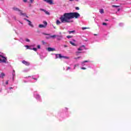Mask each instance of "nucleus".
<instances>
[{
    "label": "nucleus",
    "mask_w": 131,
    "mask_h": 131,
    "mask_svg": "<svg viewBox=\"0 0 131 131\" xmlns=\"http://www.w3.org/2000/svg\"><path fill=\"white\" fill-rule=\"evenodd\" d=\"M79 17L80 14L77 12L65 13L60 17L59 19L62 23H72L73 20L71 19H78Z\"/></svg>",
    "instance_id": "obj_1"
},
{
    "label": "nucleus",
    "mask_w": 131,
    "mask_h": 131,
    "mask_svg": "<svg viewBox=\"0 0 131 131\" xmlns=\"http://www.w3.org/2000/svg\"><path fill=\"white\" fill-rule=\"evenodd\" d=\"M0 63H7V57L0 54Z\"/></svg>",
    "instance_id": "obj_2"
},
{
    "label": "nucleus",
    "mask_w": 131,
    "mask_h": 131,
    "mask_svg": "<svg viewBox=\"0 0 131 131\" xmlns=\"http://www.w3.org/2000/svg\"><path fill=\"white\" fill-rule=\"evenodd\" d=\"M13 10H14V11H17L18 12H19L21 16H26V14L23 13L22 11L17 7H13Z\"/></svg>",
    "instance_id": "obj_3"
},
{
    "label": "nucleus",
    "mask_w": 131,
    "mask_h": 131,
    "mask_svg": "<svg viewBox=\"0 0 131 131\" xmlns=\"http://www.w3.org/2000/svg\"><path fill=\"white\" fill-rule=\"evenodd\" d=\"M43 24L44 25L40 24L38 26L39 28H46L47 27V26L48 25V23L46 21H43Z\"/></svg>",
    "instance_id": "obj_4"
},
{
    "label": "nucleus",
    "mask_w": 131,
    "mask_h": 131,
    "mask_svg": "<svg viewBox=\"0 0 131 131\" xmlns=\"http://www.w3.org/2000/svg\"><path fill=\"white\" fill-rule=\"evenodd\" d=\"M56 59L58 58V56L59 59H62V58H63V59H64L65 58V56H62L61 54H56Z\"/></svg>",
    "instance_id": "obj_5"
},
{
    "label": "nucleus",
    "mask_w": 131,
    "mask_h": 131,
    "mask_svg": "<svg viewBox=\"0 0 131 131\" xmlns=\"http://www.w3.org/2000/svg\"><path fill=\"white\" fill-rule=\"evenodd\" d=\"M47 50L48 52H54V51H56V49L55 48H52L51 47H48L47 48Z\"/></svg>",
    "instance_id": "obj_6"
},
{
    "label": "nucleus",
    "mask_w": 131,
    "mask_h": 131,
    "mask_svg": "<svg viewBox=\"0 0 131 131\" xmlns=\"http://www.w3.org/2000/svg\"><path fill=\"white\" fill-rule=\"evenodd\" d=\"M22 63L24 64V65H26V66H29L30 65V63H29V62H27L25 60H23L22 61Z\"/></svg>",
    "instance_id": "obj_7"
},
{
    "label": "nucleus",
    "mask_w": 131,
    "mask_h": 131,
    "mask_svg": "<svg viewBox=\"0 0 131 131\" xmlns=\"http://www.w3.org/2000/svg\"><path fill=\"white\" fill-rule=\"evenodd\" d=\"M48 4H49V5H54V3L53 2V0H47Z\"/></svg>",
    "instance_id": "obj_8"
},
{
    "label": "nucleus",
    "mask_w": 131,
    "mask_h": 131,
    "mask_svg": "<svg viewBox=\"0 0 131 131\" xmlns=\"http://www.w3.org/2000/svg\"><path fill=\"white\" fill-rule=\"evenodd\" d=\"M58 37L57 38V40H61L63 37L62 36H57Z\"/></svg>",
    "instance_id": "obj_9"
},
{
    "label": "nucleus",
    "mask_w": 131,
    "mask_h": 131,
    "mask_svg": "<svg viewBox=\"0 0 131 131\" xmlns=\"http://www.w3.org/2000/svg\"><path fill=\"white\" fill-rule=\"evenodd\" d=\"M62 23V21H60L59 20H56V25H59V24H61Z\"/></svg>",
    "instance_id": "obj_10"
},
{
    "label": "nucleus",
    "mask_w": 131,
    "mask_h": 131,
    "mask_svg": "<svg viewBox=\"0 0 131 131\" xmlns=\"http://www.w3.org/2000/svg\"><path fill=\"white\" fill-rule=\"evenodd\" d=\"M28 25H29V26H31V27H33V25H32V24L31 23V21H29V24Z\"/></svg>",
    "instance_id": "obj_11"
},
{
    "label": "nucleus",
    "mask_w": 131,
    "mask_h": 131,
    "mask_svg": "<svg viewBox=\"0 0 131 131\" xmlns=\"http://www.w3.org/2000/svg\"><path fill=\"white\" fill-rule=\"evenodd\" d=\"M68 32L70 34H71V33H74V32H75V31H69Z\"/></svg>",
    "instance_id": "obj_12"
},
{
    "label": "nucleus",
    "mask_w": 131,
    "mask_h": 131,
    "mask_svg": "<svg viewBox=\"0 0 131 131\" xmlns=\"http://www.w3.org/2000/svg\"><path fill=\"white\" fill-rule=\"evenodd\" d=\"M5 76V73H2L0 75V77H4Z\"/></svg>",
    "instance_id": "obj_13"
},
{
    "label": "nucleus",
    "mask_w": 131,
    "mask_h": 131,
    "mask_svg": "<svg viewBox=\"0 0 131 131\" xmlns=\"http://www.w3.org/2000/svg\"><path fill=\"white\" fill-rule=\"evenodd\" d=\"M82 47L84 48V46H83L82 47H80L78 49V51H82Z\"/></svg>",
    "instance_id": "obj_14"
},
{
    "label": "nucleus",
    "mask_w": 131,
    "mask_h": 131,
    "mask_svg": "<svg viewBox=\"0 0 131 131\" xmlns=\"http://www.w3.org/2000/svg\"><path fill=\"white\" fill-rule=\"evenodd\" d=\"M99 12L101 14H104V9H101Z\"/></svg>",
    "instance_id": "obj_15"
},
{
    "label": "nucleus",
    "mask_w": 131,
    "mask_h": 131,
    "mask_svg": "<svg viewBox=\"0 0 131 131\" xmlns=\"http://www.w3.org/2000/svg\"><path fill=\"white\" fill-rule=\"evenodd\" d=\"M70 43H71V45H72V46H75V43L73 42L72 41H70Z\"/></svg>",
    "instance_id": "obj_16"
},
{
    "label": "nucleus",
    "mask_w": 131,
    "mask_h": 131,
    "mask_svg": "<svg viewBox=\"0 0 131 131\" xmlns=\"http://www.w3.org/2000/svg\"><path fill=\"white\" fill-rule=\"evenodd\" d=\"M51 38H54V37H57V35H54L50 36Z\"/></svg>",
    "instance_id": "obj_17"
},
{
    "label": "nucleus",
    "mask_w": 131,
    "mask_h": 131,
    "mask_svg": "<svg viewBox=\"0 0 131 131\" xmlns=\"http://www.w3.org/2000/svg\"><path fill=\"white\" fill-rule=\"evenodd\" d=\"M112 7L113 8H119L120 6L113 5Z\"/></svg>",
    "instance_id": "obj_18"
},
{
    "label": "nucleus",
    "mask_w": 131,
    "mask_h": 131,
    "mask_svg": "<svg viewBox=\"0 0 131 131\" xmlns=\"http://www.w3.org/2000/svg\"><path fill=\"white\" fill-rule=\"evenodd\" d=\"M44 12H45V14H46V15H50V13L47 11L46 10H45Z\"/></svg>",
    "instance_id": "obj_19"
},
{
    "label": "nucleus",
    "mask_w": 131,
    "mask_h": 131,
    "mask_svg": "<svg viewBox=\"0 0 131 131\" xmlns=\"http://www.w3.org/2000/svg\"><path fill=\"white\" fill-rule=\"evenodd\" d=\"M26 41H27V42H29V41H30V40L29 39H26Z\"/></svg>",
    "instance_id": "obj_20"
},
{
    "label": "nucleus",
    "mask_w": 131,
    "mask_h": 131,
    "mask_svg": "<svg viewBox=\"0 0 131 131\" xmlns=\"http://www.w3.org/2000/svg\"><path fill=\"white\" fill-rule=\"evenodd\" d=\"M33 50L35 52H36V51H37V49H36L35 48H33Z\"/></svg>",
    "instance_id": "obj_21"
},
{
    "label": "nucleus",
    "mask_w": 131,
    "mask_h": 131,
    "mask_svg": "<svg viewBox=\"0 0 131 131\" xmlns=\"http://www.w3.org/2000/svg\"><path fill=\"white\" fill-rule=\"evenodd\" d=\"M67 38H71V37H72V36L69 35V36H67Z\"/></svg>",
    "instance_id": "obj_22"
},
{
    "label": "nucleus",
    "mask_w": 131,
    "mask_h": 131,
    "mask_svg": "<svg viewBox=\"0 0 131 131\" xmlns=\"http://www.w3.org/2000/svg\"><path fill=\"white\" fill-rule=\"evenodd\" d=\"M88 62H89V61L85 60V61H83L82 63V64H83L84 63H88Z\"/></svg>",
    "instance_id": "obj_23"
},
{
    "label": "nucleus",
    "mask_w": 131,
    "mask_h": 131,
    "mask_svg": "<svg viewBox=\"0 0 131 131\" xmlns=\"http://www.w3.org/2000/svg\"><path fill=\"white\" fill-rule=\"evenodd\" d=\"M82 30H84L85 29H88V28L83 27V28H82Z\"/></svg>",
    "instance_id": "obj_24"
},
{
    "label": "nucleus",
    "mask_w": 131,
    "mask_h": 131,
    "mask_svg": "<svg viewBox=\"0 0 131 131\" xmlns=\"http://www.w3.org/2000/svg\"><path fill=\"white\" fill-rule=\"evenodd\" d=\"M26 21H27V22H29L30 20L29 19H27V18L24 19Z\"/></svg>",
    "instance_id": "obj_25"
},
{
    "label": "nucleus",
    "mask_w": 131,
    "mask_h": 131,
    "mask_svg": "<svg viewBox=\"0 0 131 131\" xmlns=\"http://www.w3.org/2000/svg\"><path fill=\"white\" fill-rule=\"evenodd\" d=\"M42 34H43L44 35H50V34H46L45 33H42Z\"/></svg>",
    "instance_id": "obj_26"
},
{
    "label": "nucleus",
    "mask_w": 131,
    "mask_h": 131,
    "mask_svg": "<svg viewBox=\"0 0 131 131\" xmlns=\"http://www.w3.org/2000/svg\"><path fill=\"white\" fill-rule=\"evenodd\" d=\"M31 4H32L33 2H34V0H30Z\"/></svg>",
    "instance_id": "obj_27"
},
{
    "label": "nucleus",
    "mask_w": 131,
    "mask_h": 131,
    "mask_svg": "<svg viewBox=\"0 0 131 131\" xmlns=\"http://www.w3.org/2000/svg\"><path fill=\"white\" fill-rule=\"evenodd\" d=\"M81 69H82L83 70H85V69H86V68L83 67V68H81Z\"/></svg>",
    "instance_id": "obj_28"
},
{
    "label": "nucleus",
    "mask_w": 131,
    "mask_h": 131,
    "mask_svg": "<svg viewBox=\"0 0 131 131\" xmlns=\"http://www.w3.org/2000/svg\"><path fill=\"white\" fill-rule=\"evenodd\" d=\"M40 10L42 11L43 12H45V11H46V10H45L43 9H40Z\"/></svg>",
    "instance_id": "obj_29"
},
{
    "label": "nucleus",
    "mask_w": 131,
    "mask_h": 131,
    "mask_svg": "<svg viewBox=\"0 0 131 131\" xmlns=\"http://www.w3.org/2000/svg\"><path fill=\"white\" fill-rule=\"evenodd\" d=\"M102 25H107V23H103Z\"/></svg>",
    "instance_id": "obj_30"
},
{
    "label": "nucleus",
    "mask_w": 131,
    "mask_h": 131,
    "mask_svg": "<svg viewBox=\"0 0 131 131\" xmlns=\"http://www.w3.org/2000/svg\"><path fill=\"white\" fill-rule=\"evenodd\" d=\"M64 59H69V57L64 56Z\"/></svg>",
    "instance_id": "obj_31"
},
{
    "label": "nucleus",
    "mask_w": 131,
    "mask_h": 131,
    "mask_svg": "<svg viewBox=\"0 0 131 131\" xmlns=\"http://www.w3.org/2000/svg\"><path fill=\"white\" fill-rule=\"evenodd\" d=\"M75 9L78 10H79V7H76Z\"/></svg>",
    "instance_id": "obj_32"
},
{
    "label": "nucleus",
    "mask_w": 131,
    "mask_h": 131,
    "mask_svg": "<svg viewBox=\"0 0 131 131\" xmlns=\"http://www.w3.org/2000/svg\"><path fill=\"white\" fill-rule=\"evenodd\" d=\"M46 38H47V39H49V38H51V36H49V37H46Z\"/></svg>",
    "instance_id": "obj_33"
},
{
    "label": "nucleus",
    "mask_w": 131,
    "mask_h": 131,
    "mask_svg": "<svg viewBox=\"0 0 131 131\" xmlns=\"http://www.w3.org/2000/svg\"><path fill=\"white\" fill-rule=\"evenodd\" d=\"M37 48L38 49H40V45H38L37 46Z\"/></svg>",
    "instance_id": "obj_34"
},
{
    "label": "nucleus",
    "mask_w": 131,
    "mask_h": 131,
    "mask_svg": "<svg viewBox=\"0 0 131 131\" xmlns=\"http://www.w3.org/2000/svg\"><path fill=\"white\" fill-rule=\"evenodd\" d=\"M6 84H9V81H7L6 82Z\"/></svg>",
    "instance_id": "obj_35"
},
{
    "label": "nucleus",
    "mask_w": 131,
    "mask_h": 131,
    "mask_svg": "<svg viewBox=\"0 0 131 131\" xmlns=\"http://www.w3.org/2000/svg\"><path fill=\"white\" fill-rule=\"evenodd\" d=\"M23 2H24V3H27V0H23Z\"/></svg>",
    "instance_id": "obj_36"
},
{
    "label": "nucleus",
    "mask_w": 131,
    "mask_h": 131,
    "mask_svg": "<svg viewBox=\"0 0 131 131\" xmlns=\"http://www.w3.org/2000/svg\"><path fill=\"white\" fill-rule=\"evenodd\" d=\"M67 47H68L67 45H64V48H67Z\"/></svg>",
    "instance_id": "obj_37"
},
{
    "label": "nucleus",
    "mask_w": 131,
    "mask_h": 131,
    "mask_svg": "<svg viewBox=\"0 0 131 131\" xmlns=\"http://www.w3.org/2000/svg\"><path fill=\"white\" fill-rule=\"evenodd\" d=\"M71 69L70 67H68V69L67 70H69V69Z\"/></svg>",
    "instance_id": "obj_38"
},
{
    "label": "nucleus",
    "mask_w": 131,
    "mask_h": 131,
    "mask_svg": "<svg viewBox=\"0 0 131 131\" xmlns=\"http://www.w3.org/2000/svg\"><path fill=\"white\" fill-rule=\"evenodd\" d=\"M44 1V2H46V3H47V2H48V0H43Z\"/></svg>",
    "instance_id": "obj_39"
},
{
    "label": "nucleus",
    "mask_w": 131,
    "mask_h": 131,
    "mask_svg": "<svg viewBox=\"0 0 131 131\" xmlns=\"http://www.w3.org/2000/svg\"><path fill=\"white\" fill-rule=\"evenodd\" d=\"M119 11H120V9L119 8V9H118V12H119Z\"/></svg>",
    "instance_id": "obj_40"
},
{
    "label": "nucleus",
    "mask_w": 131,
    "mask_h": 131,
    "mask_svg": "<svg viewBox=\"0 0 131 131\" xmlns=\"http://www.w3.org/2000/svg\"><path fill=\"white\" fill-rule=\"evenodd\" d=\"M26 48H29V46H26Z\"/></svg>",
    "instance_id": "obj_41"
},
{
    "label": "nucleus",
    "mask_w": 131,
    "mask_h": 131,
    "mask_svg": "<svg viewBox=\"0 0 131 131\" xmlns=\"http://www.w3.org/2000/svg\"><path fill=\"white\" fill-rule=\"evenodd\" d=\"M76 59H79V57H78L77 58H76Z\"/></svg>",
    "instance_id": "obj_42"
},
{
    "label": "nucleus",
    "mask_w": 131,
    "mask_h": 131,
    "mask_svg": "<svg viewBox=\"0 0 131 131\" xmlns=\"http://www.w3.org/2000/svg\"><path fill=\"white\" fill-rule=\"evenodd\" d=\"M71 2H73V0H70Z\"/></svg>",
    "instance_id": "obj_43"
},
{
    "label": "nucleus",
    "mask_w": 131,
    "mask_h": 131,
    "mask_svg": "<svg viewBox=\"0 0 131 131\" xmlns=\"http://www.w3.org/2000/svg\"><path fill=\"white\" fill-rule=\"evenodd\" d=\"M46 44H47V43L44 42V45H46Z\"/></svg>",
    "instance_id": "obj_44"
},
{
    "label": "nucleus",
    "mask_w": 131,
    "mask_h": 131,
    "mask_svg": "<svg viewBox=\"0 0 131 131\" xmlns=\"http://www.w3.org/2000/svg\"><path fill=\"white\" fill-rule=\"evenodd\" d=\"M78 53H81V52H78Z\"/></svg>",
    "instance_id": "obj_45"
},
{
    "label": "nucleus",
    "mask_w": 131,
    "mask_h": 131,
    "mask_svg": "<svg viewBox=\"0 0 131 131\" xmlns=\"http://www.w3.org/2000/svg\"><path fill=\"white\" fill-rule=\"evenodd\" d=\"M27 18H28V16H26Z\"/></svg>",
    "instance_id": "obj_46"
},
{
    "label": "nucleus",
    "mask_w": 131,
    "mask_h": 131,
    "mask_svg": "<svg viewBox=\"0 0 131 131\" xmlns=\"http://www.w3.org/2000/svg\"><path fill=\"white\" fill-rule=\"evenodd\" d=\"M94 35H97V34H94Z\"/></svg>",
    "instance_id": "obj_47"
},
{
    "label": "nucleus",
    "mask_w": 131,
    "mask_h": 131,
    "mask_svg": "<svg viewBox=\"0 0 131 131\" xmlns=\"http://www.w3.org/2000/svg\"><path fill=\"white\" fill-rule=\"evenodd\" d=\"M42 42H43V41H42Z\"/></svg>",
    "instance_id": "obj_48"
}]
</instances>
